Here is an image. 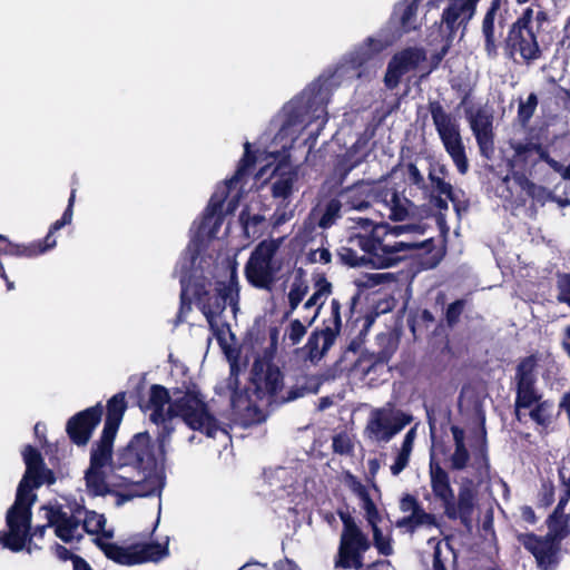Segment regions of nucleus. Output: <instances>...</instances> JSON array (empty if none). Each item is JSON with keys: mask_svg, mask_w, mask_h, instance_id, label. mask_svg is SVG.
<instances>
[{"mask_svg": "<svg viewBox=\"0 0 570 570\" xmlns=\"http://www.w3.org/2000/svg\"><path fill=\"white\" fill-rule=\"evenodd\" d=\"M154 465L151 439L147 433H138L121 450L118 451L116 460H111L115 475L119 476L127 487H131L128 493L119 494L117 505L122 504L135 497H147L159 494L163 488V480L156 473H148Z\"/></svg>", "mask_w": 570, "mask_h": 570, "instance_id": "1", "label": "nucleus"}, {"mask_svg": "<svg viewBox=\"0 0 570 570\" xmlns=\"http://www.w3.org/2000/svg\"><path fill=\"white\" fill-rule=\"evenodd\" d=\"M22 455L26 473L19 483L14 504L8 511L9 532L3 539L4 546L16 551L22 550L27 543L30 529V507L36 500L32 490L45 483L55 482L51 471L45 468L41 454L36 449L27 446Z\"/></svg>", "mask_w": 570, "mask_h": 570, "instance_id": "2", "label": "nucleus"}, {"mask_svg": "<svg viewBox=\"0 0 570 570\" xmlns=\"http://www.w3.org/2000/svg\"><path fill=\"white\" fill-rule=\"evenodd\" d=\"M416 230H419L416 225L391 226L382 223L376 227L373 237L355 234L350 238V243L371 255L373 265L379 268H387L395 265L403 257V253L424 247L425 242L399 239L410 232Z\"/></svg>", "mask_w": 570, "mask_h": 570, "instance_id": "3", "label": "nucleus"}, {"mask_svg": "<svg viewBox=\"0 0 570 570\" xmlns=\"http://www.w3.org/2000/svg\"><path fill=\"white\" fill-rule=\"evenodd\" d=\"M187 263H181V298L190 299L196 297L210 328L214 331L218 342L223 345L228 327L219 320V315L229 306L233 315L238 312L239 287L237 281L230 276L227 282L217 284L215 294L209 296L208 293L200 294L196 287L191 286L187 281Z\"/></svg>", "mask_w": 570, "mask_h": 570, "instance_id": "4", "label": "nucleus"}, {"mask_svg": "<svg viewBox=\"0 0 570 570\" xmlns=\"http://www.w3.org/2000/svg\"><path fill=\"white\" fill-rule=\"evenodd\" d=\"M173 419L178 417L193 432L204 433L215 438L224 433L216 417L210 413L204 396L196 386L176 387L173 390ZM196 434L190 433L186 439L177 438L179 444L194 443Z\"/></svg>", "mask_w": 570, "mask_h": 570, "instance_id": "5", "label": "nucleus"}, {"mask_svg": "<svg viewBox=\"0 0 570 570\" xmlns=\"http://www.w3.org/2000/svg\"><path fill=\"white\" fill-rule=\"evenodd\" d=\"M327 121V111L321 97L313 99L305 96L292 100L283 108L282 124L274 138V144L283 151L292 148L301 132L312 125H315L316 134Z\"/></svg>", "mask_w": 570, "mask_h": 570, "instance_id": "6", "label": "nucleus"}, {"mask_svg": "<svg viewBox=\"0 0 570 570\" xmlns=\"http://www.w3.org/2000/svg\"><path fill=\"white\" fill-rule=\"evenodd\" d=\"M343 198L346 206L357 212L367 209L372 202H376L387 212L384 214L379 209L380 214L386 215L392 220L406 219L412 207L410 200L394 188L373 181H360L353 185L343 193Z\"/></svg>", "mask_w": 570, "mask_h": 570, "instance_id": "7", "label": "nucleus"}, {"mask_svg": "<svg viewBox=\"0 0 570 570\" xmlns=\"http://www.w3.org/2000/svg\"><path fill=\"white\" fill-rule=\"evenodd\" d=\"M249 142L245 144V155L242 158L235 175L224 185L219 186L212 196L197 230V236L202 240H210L218 236L223 224V207L226 199H228L227 209L229 212L235 209L238 202L239 189L242 188L240 183L247 173V169L254 163L249 155Z\"/></svg>", "mask_w": 570, "mask_h": 570, "instance_id": "8", "label": "nucleus"}, {"mask_svg": "<svg viewBox=\"0 0 570 570\" xmlns=\"http://www.w3.org/2000/svg\"><path fill=\"white\" fill-rule=\"evenodd\" d=\"M283 238H271L261 242L252 252L246 266L247 281L257 288L269 289L283 267L279 248Z\"/></svg>", "mask_w": 570, "mask_h": 570, "instance_id": "9", "label": "nucleus"}, {"mask_svg": "<svg viewBox=\"0 0 570 570\" xmlns=\"http://www.w3.org/2000/svg\"><path fill=\"white\" fill-rule=\"evenodd\" d=\"M510 145L513 149V155L509 158L511 175H508L504 181H513L527 195L540 197L543 191L542 188L530 181L527 174H530L534 166L543 160L546 150L540 145L532 141H511Z\"/></svg>", "mask_w": 570, "mask_h": 570, "instance_id": "10", "label": "nucleus"}, {"mask_svg": "<svg viewBox=\"0 0 570 570\" xmlns=\"http://www.w3.org/2000/svg\"><path fill=\"white\" fill-rule=\"evenodd\" d=\"M429 110L444 149L452 158L458 170L465 174L469 168L465 147L455 117L446 112L439 101H431Z\"/></svg>", "mask_w": 570, "mask_h": 570, "instance_id": "11", "label": "nucleus"}, {"mask_svg": "<svg viewBox=\"0 0 570 570\" xmlns=\"http://www.w3.org/2000/svg\"><path fill=\"white\" fill-rule=\"evenodd\" d=\"M252 382L259 399H267L268 401L273 399L284 403L304 395V389L301 387L284 391V376L279 367L263 360L254 362Z\"/></svg>", "mask_w": 570, "mask_h": 570, "instance_id": "12", "label": "nucleus"}, {"mask_svg": "<svg viewBox=\"0 0 570 570\" xmlns=\"http://www.w3.org/2000/svg\"><path fill=\"white\" fill-rule=\"evenodd\" d=\"M412 421V416L391 403L373 409L364 428V436L371 443L386 444Z\"/></svg>", "mask_w": 570, "mask_h": 570, "instance_id": "13", "label": "nucleus"}, {"mask_svg": "<svg viewBox=\"0 0 570 570\" xmlns=\"http://www.w3.org/2000/svg\"><path fill=\"white\" fill-rule=\"evenodd\" d=\"M111 453L112 448L107 445L96 444L92 448L90 465L85 475L87 490L92 495H106L115 488L127 487L110 468Z\"/></svg>", "mask_w": 570, "mask_h": 570, "instance_id": "14", "label": "nucleus"}, {"mask_svg": "<svg viewBox=\"0 0 570 570\" xmlns=\"http://www.w3.org/2000/svg\"><path fill=\"white\" fill-rule=\"evenodd\" d=\"M343 531L341 534L337 566L358 569L363 566L362 554L370 549V540L348 514H341Z\"/></svg>", "mask_w": 570, "mask_h": 570, "instance_id": "15", "label": "nucleus"}, {"mask_svg": "<svg viewBox=\"0 0 570 570\" xmlns=\"http://www.w3.org/2000/svg\"><path fill=\"white\" fill-rule=\"evenodd\" d=\"M102 549L109 559L125 566L157 562L168 556L167 541L165 543L136 544L128 548L108 543Z\"/></svg>", "mask_w": 570, "mask_h": 570, "instance_id": "16", "label": "nucleus"}, {"mask_svg": "<svg viewBox=\"0 0 570 570\" xmlns=\"http://www.w3.org/2000/svg\"><path fill=\"white\" fill-rule=\"evenodd\" d=\"M517 539L535 559L540 570H556L559 564V547L550 538L533 533H518Z\"/></svg>", "mask_w": 570, "mask_h": 570, "instance_id": "17", "label": "nucleus"}, {"mask_svg": "<svg viewBox=\"0 0 570 570\" xmlns=\"http://www.w3.org/2000/svg\"><path fill=\"white\" fill-rule=\"evenodd\" d=\"M43 510L48 527L53 528L56 535L62 541L72 542L81 538L80 511L76 515L58 505H49Z\"/></svg>", "mask_w": 570, "mask_h": 570, "instance_id": "18", "label": "nucleus"}, {"mask_svg": "<svg viewBox=\"0 0 570 570\" xmlns=\"http://www.w3.org/2000/svg\"><path fill=\"white\" fill-rule=\"evenodd\" d=\"M425 59V52L419 48H407L395 53L387 65L384 76L385 87L396 88L402 76L414 70Z\"/></svg>", "mask_w": 570, "mask_h": 570, "instance_id": "19", "label": "nucleus"}, {"mask_svg": "<svg viewBox=\"0 0 570 570\" xmlns=\"http://www.w3.org/2000/svg\"><path fill=\"white\" fill-rule=\"evenodd\" d=\"M400 510L406 513L396 521V527L413 533L419 528H439L434 514L426 512L420 502L411 494L404 495L400 501Z\"/></svg>", "mask_w": 570, "mask_h": 570, "instance_id": "20", "label": "nucleus"}, {"mask_svg": "<svg viewBox=\"0 0 570 570\" xmlns=\"http://www.w3.org/2000/svg\"><path fill=\"white\" fill-rule=\"evenodd\" d=\"M479 1L480 0H450L442 13V23L448 30V45H450L460 27L463 28L462 36L464 35L466 24L475 14ZM448 47L449 46H446V48Z\"/></svg>", "mask_w": 570, "mask_h": 570, "instance_id": "21", "label": "nucleus"}, {"mask_svg": "<svg viewBox=\"0 0 570 570\" xmlns=\"http://www.w3.org/2000/svg\"><path fill=\"white\" fill-rule=\"evenodd\" d=\"M553 409V403L543 400L539 392L531 393L525 401H521L520 396L515 395V416L520 422L529 417L537 424L546 426L552 420Z\"/></svg>", "mask_w": 570, "mask_h": 570, "instance_id": "22", "label": "nucleus"}, {"mask_svg": "<svg viewBox=\"0 0 570 570\" xmlns=\"http://www.w3.org/2000/svg\"><path fill=\"white\" fill-rule=\"evenodd\" d=\"M149 412V419L156 424H166L173 420V392L170 393L163 385H151L148 391V401L142 406Z\"/></svg>", "mask_w": 570, "mask_h": 570, "instance_id": "23", "label": "nucleus"}, {"mask_svg": "<svg viewBox=\"0 0 570 570\" xmlns=\"http://www.w3.org/2000/svg\"><path fill=\"white\" fill-rule=\"evenodd\" d=\"M543 361L534 355L522 360L515 371V395L520 396L521 401L529 400V395L533 392H539L535 386L537 376L543 367Z\"/></svg>", "mask_w": 570, "mask_h": 570, "instance_id": "24", "label": "nucleus"}, {"mask_svg": "<svg viewBox=\"0 0 570 570\" xmlns=\"http://www.w3.org/2000/svg\"><path fill=\"white\" fill-rule=\"evenodd\" d=\"M507 48L511 55L519 53L527 61H533L540 58L541 50L532 29L510 28L507 37Z\"/></svg>", "mask_w": 570, "mask_h": 570, "instance_id": "25", "label": "nucleus"}, {"mask_svg": "<svg viewBox=\"0 0 570 570\" xmlns=\"http://www.w3.org/2000/svg\"><path fill=\"white\" fill-rule=\"evenodd\" d=\"M101 414V406L96 405L70 419L67 424V432L70 439L79 445L86 444L99 423Z\"/></svg>", "mask_w": 570, "mask_h": 570, "instance_id": "26", "label": "nucleus"}, {"mask_svg": "<svg viewBox=\"0 0 570 570\" xmlns=\"http://www.w3.org/2000/svg\"><path fill=\"white\" fill-rule=\"evenodd\" d=\"M430 485L433 494L439 499L444 508L446 517L454 515V492L450 484L448 472L434 460L430 461L429 466Z\"/></svg>", "mask_w": 570, "mask_h": 570, "instance_id": "27", "label": "nucleus"}, {"mask_svg": "<svg viewBox=\"0 0 570 570\" xmlns=\"http://www.w3.org/2000/svg\"><path fill=\"white\" fill-rule=\"evenodd\" d=\"M107 410L104 431L97 444L112 448L115 435L126 411L125 393L114 395L108 402Z\"/></svg>", "mask_w": 570, "mask_h": 570, "instance_id": "28", "label": "nucleus"}, {"mask_svg": "<svg viewBox=\"0 0 570 570\" xmlns=\"http://www.w3.org/2000/svg\"><path fill=\"white\" fill-rule=\"evenodd\" d=\"M500 8V0H493L482 20V35L484 38V50L490 58L498 56V49L502 37V26L495 24V16Z\"/></svg>", "mask_w": 570, "mask_h": 570, "instance_id": "29", "label": "nucleus"}, {"mask_svg": "<svg viewBox=\"0 0 570 570\" xmlns=\"http://www.w3.org/2000/svg\"><path fill=\"white\" fill-rule=\"evenodd\" d=\"M298 169L287 161L281 163L274 170L272 193L274 197L287 198L296 189Z\"/></svg>", "mask_w": 570, "mask_h": 570, "instance_id": "30", "label": "nucleus"}, {"mask_svg": "<svg viewBox=\"0 0 570 570\" xmlns=\"http://www.w3.org/2000/svg\"><path fill=\"white\" fill-rule=\"evenodd\" d=\"M331 293L332 284L323 276L318 277L315 281L313 294L303 305V311L306 312V315L303 316V318L307 325H312L314 323Z\"/></svg>", "mask_w": 570, "mask_h": 570, "instance_id": "31", "label": "nucleus"}, {"mask_svg": "<svg viewBox=\"0 0 570 570\" xmlns=\"http://www.w3.org/2000/svg\"><path fill=\"white\" fill-rule=\"evenodd\" d=\"M568 502V498L560 499L553 513L548 520L549 532L546 538H550L553 542L561 541L570 533L569 520L570 517L564 513V507Z\"/></svg>", "mask_w": 570, "mask_h": 570, "instance_id": "32", "label": "nucleus"}, {"mask_svg": "<svg viewBox=\"0 0 570 570\" xmlns=\"http://www.w3.org/2000/svg\"><path fill=\"white\" fill-rule=\"evenodd\" d=\"M421 0H405L395 8V16L405 32L416 30L422 20L419 16V6Z\"/></svg>", "mask_w": 570, "mask_h": 570, "instance_id": "33", "label": "nucleus"}, {"mask_svg": "<svg viewBox=\"0 0 570 570\" xmlns=\"http://www.w3.org/2000/svg\"><path fill=\"white\" fill-rule=\"evenodd\" d=\"M335 340L336 336L325 330L313 332L306 344L308 358L312 362L320 361L332 347Z\"/></svg>", "mask_w": 570, "mask_h": 570, "instance_id": "34", "label": "nucleus"}, {"mask_svg": "<svg viewBox=\"0 0 570 570\" xmlns=\"http://www.w3.org/2000/svg\"><path fill=\"white\" fill-rule=\"evenodd\" d=\"M416 439V428H411L403 438L402 444L396 449L393 464L390 466L393 475H399L409 464Z\"/></svg>", "mask_w": 570, "mask_h": 570, "instance_id": "35", "label": "nucleus"}, {"mask_svg": "<svg viewBox=\"0 0 570 570\" xmlns=\"http://www.w3.org/2000/svg\"><path fill=\"white\" fill-rule=\"evenodd\" d=\"M451 432L455 448L449 459L450 468L452 470H463L468 468L470 460V454L464 444V431L459 426H452Z\"/></svg>", "mask_w": 570, "mask_h": 570, "instance_id": "36", "label": "nucleus"}, {"mask_svg": "<svg viewBox=\"0 0 570 570\" xmlns=\"http://www.w3.org/2000/svg\"><path fill=\"white\" fill-rule=\"evenodd\" d=\"M475 501V492L472 489V482L468 481L460 487L458 503L454 502V515L450 519H466L471 515Z\"/></svg>", "mask_w": 570, "mask_h": 570, "instance_id": "37", "label": "nucleus"}, {"mask_svg": "<svg viewBox=\"0 0 570 570\" xmlns=\"http://www.w3.org/2000/svg\"><path fill=\"white\" fill-rule=\"evenodd\" d=\"M65 225H67V224L62 219L57 220L52 225L49 235L45 239V246H42L41 243L31 244L29 246L14 245V246H11L10 253L16 254V255L28 256V257L37 256L41 253H45L46 250L55 247V245H56V239H53L51 237L52 233L59 230Z\"/></svg>", "mask_w": 570, "mask_h": 570, "instance_id": "38", "label": "nucleus"}, {"mask_svg": "<svg viewBox=\"0 0 570 570\" xmlns=\"http://www.w3.org/2000/svg\"><path fill=\"white\" fill-rule=\"evenodd\" d=\"M308 293V281L306 279L305 273L303 269H297L294 273L289 291L287 294L288 304L291 307V311H294L297 308L299 303L303 301V298Z\"/></svg>", "mask_w": 570, "mask_h": 570, "instance_id": "39", "label": "nucleus"}, {"mask_svg": "<svg viewBox=\"0 0 570 570\" xmlns=\"http://www.w3.org/2000/svg\"><path fill=\"white\" fill-rule=\"evenodd\" d=\"M341 207L340 200L331 199L326 204L317 206L312 215L317 219L321 228H328L340 217Z\"/></svg>", "mask_w": 570, "mask_h": 570, "instance_id": "40", "label": "nucleus"}, {"mask_svg": "<svg viewBox=\"0 0 570 570\" xmlns=\"http://www.w3.org/2000/svg\"><path fill=\"white\" fill-rule=\"evenodd\" d=\"M342 328L341 318V304L336 298H333L330 304V315L324 321V328L326 332L338 336Z\"/></svg>", "mask_w": 570, "mask_h": 570, "instance_id": "41", "label": "nucleus"}, {"mask_svg": "<svg viewBox=\"0 0 570 570\" xmlns=\"http://www.w3.org/2000/svg\"><path fill=\"white\" fill-rule=\"evenodd\" d=\"M472 132L493 129V116L487 109H478L469 118Z\"/></svg>", "mask_w": 570, "mask_h": 570, "instance_id": "42", "label": "nucleus"}, {"mask_svg": "<svg viewBox=\"0 0 570 570\" xmlns=\"http://www.w3.org/2000/svg\"><path fill=\"white\" fill-rule=\"evenodd\" d=\"M348 228L355 232L370 233L368 237H373L375 229L381 222H376L373 217H364L360 215L348 217Z\"/></svg>", "mask_w": 570, "mask_h": 570, "instance_id": "43", "label": "nucleus"}, {"mask_svg": "<svg viewBox=\"0 0 570 570\" xmlns=\"http://www.w3.org/2000/svg\"><path fill=\"white\" fill-rule=\"evenodd\" d=\"M351 245L350 247H342L338 252V256L341 261L350 266H361L366 263H371V255L363 254L362 256L357 255V253L354 250V247H357L356 245H353L348 242Z\"/></svg>", "mask_w": 570, "mask_h": 570, "instance_id": "44", "label": "nucleus"}, {"mask_svg": "<svg viewBox=\"0 0 570 570\" xmlns=\"http://www.w3.org/2000/svg\"><path fill=\"white\" fill-rule=\"evenodd\" d=\"M309 325L303 324L299 320H294L289 323L284 333V340L288 341L291 345L298 344L305 336Z\"/></svg>", "mask_w": 570, "mask_h": 570, "instance_id": "45", "label": "nucleus"}, {"mask_svg": "<svg viewBox=\"0 0 570 570\" xmlns=\"http://www.w3.org/2000/svg\"><path fill=\"white\" fill-rule=\"evenodd\" d=\"M106 519L102 514L94 511L87 512L82 520V528L88 533H100L105 532Z\"/></svg>", "mask_w": 570, "mask_h": 570, "instance_id": "46", "label": "nucleus"}, {"mask_svg": "<svg viewBox=\"0 0 570 570\" xmlns=\"http://www.w3.org/2000/svg\"><path fill=\"white\" fill-rule=\"evenodd\" d=\"M473 134L475 136L481 154L484 157L490 158L494 150L493 129L475 131Z\"/></svg>", "mask_w": 570, "mask_h": 570, "instance_id": "47", "label": "nucleus"}, {"mask_svg": "<svg viewBox=\"0 0 570 570\" xmlns=\"http://www.w3.org/2000/svg\"><path fill=\"white\" fill-rule=\"evenodd\" d=\"M373 532V542L379 553L383 556H391L393 553V547L391 542V538L389 535H384L379 524L371 527Z\"/></svg>", "mask_w": 570, "mask_h": 570, "instance_id": "48", "label": "nucleus"}, {"mask_svg": "<svg viewBox=\"0 0 570 570\" xmlns=\"http://www.w3.org/2000/svg\"><path fill=\"white\" fill-rule=\"evenodd\" d=\"M538 105V99L534 94L529 95L525 101H521L519 105V117L522 119V121H528Z\"/></svg>", "mask_w": 570, "mask_h": 570, "instance_id": "49", "label": "nucleus"}, {"mask_svg": "<svg viewBox=\"0 0 570 570\" xmlns=\"http://www.w3.org/2000/svg\"><path fill=\"white\" fill-rule=\"evenodd\" d=\"M432 187L442 195H445L449 199L453 200V188L452 185L444 181L442 178L435 176L433 173L429 175Z\"/></svg>", "mask_w": 570, "mask_h": 570, "instance_id": "50", "label": "nucleus"}, {"mask_svg": "<svg viewBox=\"0 0 570 570\" xmlns=\"http://www.w3.org/2000/svg\"><path fill=\"white\" fill-rule=\"evenodd\" d=\"M558 299L570 307V274H564L558 279Z\"/></svg>", "mask_w": 570, "mask_h": 570, "instance_id": "51", "label": "nucleus"}, {"mask_svg": "<svg viewBox=\"0 0 570 570\" xmlns=\"http://www.w3.org/2000/svg\"><path fill=\"white\" fill-rule=\"evenodd\" d=\"M362 509L365 512V518L371 527L379 524L381 517L371 498L362 502Z\"/></svg>", "mask_w": 570, "mask_h": 570, "instance_id": "52", "label": "nucleus"}, {"mask_svg": "<svg viewBox=\"0 0 570 570\" xmlns=\"http://www.w3.org/2000/svg\"><path fill=\"white\" fill-rule=\"evenodd\" d=\"M464 308V302L463 301H455L452 304L449 305L446 309V321L450 325L455 324L459 321V317Z\"/></svg>", "mask_w": 570, "mask_h": 570, "instance_id": "53", "label": "nucleus"}, {"mask_svg": "<svg viewBox=\"0 0 570 570\" xmlns=\"http://www.w3.org/2000/svg\"><path fill=\"white\" fill-rule=\"evenodd\" d=\"M534 20V11L532 8H527L523 13L512 23V28L532 29L531 23Z\"/></svg>", "mask_w": 570, "mask_h": 570, "instance_id": "54", "label": "nucleus"}, {"mask_svg": "<svg viewBox=\"0 0 570 570\" xmlns=\"http://www.w3.org/2000/svg\"><path fill=\"white\" fill-rule=\"evenodd\" d=\"M348 485L352 491L361 499L364 500L370 498L368 491L360 481H357L353 475H348Z\"/></svg>", "mask_w": 570, "mask_h": 570, "instance_id": "55", "label": "nucleus"}, {"mask_svg": "<svg viewBox=\"0 0 570 570\" xmlns=\"http://www.w3.org/2000/svg\"><path fill=\"white\" fill-rule=\"evenodd\" d=\"M312 263L328 264L331 262V253L327 248H316L309 253Z\"/></svg>", "mask_w": 570, "mask_h": 570, "instance_id": "56", "label": "nucleus"}, {"mask_svg": "<svg viewBox=\"0 0 570 570\" xmlns=\"http://www.w3.org/2000/svg\"><path fill=\"white\" fill-rule=\"evenodd\" d=\"M176 431L174 425H165L164 432L159 436V446L163 453H166L170 443V436Z\"/></svg>", "mask_w": 570, "mask_h": 570, "instance_id": "57", "label": "nucleus"}, {"mask_svg": "<svg viewBox=\"0 0 570 570\" xmlns=\"http://www.w3.org/2000/svg\"><path fill=\"white\" fill-rule=\"evenodd\" d=\"M292 217L291 213H287L286 210H279L277 209L273 215V224L274 226H281L287 220H289Z\"/></svg>", "mask_w": 570, "mask_h": 570, "instance_id": "58", "label": "nucleus"}, {"mask_svg": "<svg viewBox=\"0 0 570 570\" xmlns=\"http://www.w3.org/2000/svg\"><path fill=\"white\" fill-rule=\"evenodd\" d=\"M433 570H446V567L441 559V548L440 543L435 546L434 554H433Z\"/></svg>", "mask_w": 570, "mask_h": 570, "instance_id": "59", "label": "nucleus"}, {"mask_svg": "<svg viewBox=\"0 0 570 570\" xmlns=\"http://www.w3.org/2000/svg\"><path fill=\"white\" fill-rule=\"evenodd\" d=\"M407 174L410 179L414 184L420 185L421 183H423V176L421 175L419 168L414 164H410L407 166Z\"/></svg>", "mask_w": 570, "mask_h": 570, "instance_id": "60", "label": "nucleus"}, {"mask_svg": "<svg viewBox=\"0 0 570 570\" xmlns=\"http://www.w3.org/2000/svg\"><path fill=\"white\" fill-rule=\"evenodd\" d=\"M73 202H75V190H72V193L70 195L68 207H67V209L63 213V216L61 218L66 224H70L71 220H72V206H73Z\"/></svg>", "mask_w": 570, "mask_h": 570, "instance_id": "61", "label": "nucleus"}, {"mask_svg": "<svg viewBox=\"0 0 570 570\" xmlns=\"http://www.w3.org/2000/svg\"><path fill=\"white\" fill-rule=\"evenodd\" d=\"M521 517H522V519L524 521H527L529 523H534L535 522L534 511L530 507H522L521 508Z\"/></svg>", "mask_w": 570, "mask_h": 570, "instance_id": "62", "label": "nucleus"}, {"mask_svg": "<svg viewBox=\"0 0 570 570\" xmlns=\"http://www.w3.org/2000/svg\"><path fill=\"white\" fill-rule=\"evenodd\" d=\"M548 20V14L543 10H539L534 16V21L537 22L538 28H540Z\"/></svg>", "mask_w": 570, "mask_h": 570, "instance_id": "63", "label": "nucleus"}, {"mask_svg": "<svg viewBox=\"0 0 570 570\" xmlns=\"http://www.w3.org/2000/svg\"><path fill=\"white\" fill-rule=\"evenodd\" d=\"M73 567L75 570H91L89 564L79 558L73 561Z\"/></svg>", "mask_w": 570, "mask_h": 570, "instance_id": "64", "label": "nucleus"}]
</instances>
